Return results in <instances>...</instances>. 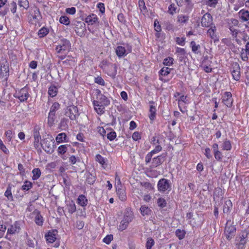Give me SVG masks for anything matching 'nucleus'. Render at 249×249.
Returning a JSON list of instances; mask_svg holds the SVG:
<instances>
[{
	"instance_id": "nucleus-1",
	"label": "nucleus",
	"mask_w": 249,
	"mask_h": 249,
	"mask_svg": "<svg viewBox=\"0 0 249 249\" xmlns=\"http://www.w3.org/2000/svg\"><path fill=\"white\" fill-rule=\"evenodd\" d=\"M96 99L93 102L94 107L98 114H102L105 112V107L110 104L109 99L101 93L99 89L96 90Z\"/></svg>"
},
{
	"instance_id": "nucleus-2",
	"label": "nucleus",
	"mask_w": 249,
	"mask_h": 249,
	"mask_svg": "<svg viewBox=\"0 0 249 249\" xmlns=\"http://www.w3.org/2000/svg\"><path fill=\"white\" fill-rule=\"evenodd\" d=\"M40 144L43 150L48 154H52L54 151L55 142L52 136L49 135L41 140Z\"/></svg>"
},
{
	"instance_id": "nucleus-3",
	"label": "nucleus",
	"mask_w": 249,
	"mask_h": 249,
	"mask_svg": "<svg viewBox=\"0 0 249 249\" xmlns=\"http://www.w3.org/2000/svg\"><path fill=\"white\" fill-rule=\"evenodd\" d=\"M71 25L74 26V30L78 36L82 37L85 36L86 28L84 22L75 20L71 23Z\"/></svg>"
},
{
	"instance_id": "nucleus-4",
	"label": "nucleus",
	"mask_w": 249,
	"mask_h": 249,
	"mask_svg": "<svg viewBox=\"0 0 249 249\" xmlns=\"http://www.w3.org/2000/svg\"><path fill=\"white\" fill-rule=\"evenodd\" d=\"M65 115L71 120H75L79 115L77 107L74 105L68 106L66 109Z\"/></svg>"
},
{
	"instance_id": "nucleus-5",
	"label": "nucleus",
	"mask_w": 249,
	"mask_h": 249,
	"mask_svg": "<svg viewBox=\"0 0 249 249\" xmlns=\"http://www.w3.org/2000/svg\"><path fill=\"white\" fill-rule=\"evenodd\" d=\"M9 74V65L7 61L3 60L0 65V77L6 82Z\"/></svg>"
},
{
	"instance_id": "nucleus-6",
	"label": "nucleus",
	"mask_w": 249,
	"mask_h": 249,
	"mask_svg": "<svg viewBox=\"0 0 249 249\" xmlns=\"http://www.w3.org/2000/svg\"><path fill=\"white\" fill-rule=\"evenodd\" d=\"M71 48L70 42L66 39H63L60 41L58 45L56 47L55 50L57 53H61L62 52L69 51Z\"/></svg>"
},
{
	"instance_id": "nucleus-7",
	"label": "nucleus",
	"mask_w": 249,
	"mask_h": 249,
	"mask_svg": "<svg viewBox=\"0 0 249 249\" xmlns=\"http://www.w3.org/2000/svg\"><path fill=\"white\" fill-rule=\"evenodd\" d=\"M158 189L160 192H164L166 191H170L171 189V184L169 180L163 178L159 180L158 183Z\"/></svg>"
},
{
	"instance_id": "nucleus-8",
	"label": "nucleus",
	"mask_w": 249,
	"mask_h": 249,
	"mask_svg": "<svg viewBox=\"0 0 249 249\" xmlns=\"http://www.w3.org/2000/svg\"><path fill=\"white\" fill-rule=\"evenodd\" d=\"M166 157V154H162L160 156L153 158L152 160L150 168H155L162 164L165 161Z\"/></svg>"
},
{
	"instance_id": "nucleus-9",
	"label": "nucleus",
	"mask_w": 249,
	"mask_h": 249,
	"mask_svg": "<svg viewBox=\"0 0 249 249\" xmlns=\"http://www.w3.org/2000/svg\"><path fill=\"white\" fill-rule=\"evenodd\" d=\"M228 222L229 221H227L225 226V234L227 239L230 240L235 235L236 228L233 225H229Z\"/></svg>"
},
{
	"instance_id": "nucleus-10",
	"label": "nucleus",
	"mask_w": 249,
	"mask_h": 249,
	"mask_svg": "<svg viewBox=\"0 0 249 249\" xmlns=\"http://www.w3.org/2000/svg\"><path fill=\"white\" fill-rule=\"evenodd\" d=\"M201 25L203 27H209L214 25L213 22V17L209 13H206L203 15L201 21Z\"/></svg>"
},
{
	"instance_id": "nucleus-11",
	"label": "nucleus",
	"mask_w": 249,
	"mask_h": 249,
	"mask_svg": "<svg viewBox=\"0 0 249 249\" xmlns=\"http://www.w3.org/2000/svg\"><path fill=\"white\" fill-rule=\"evenodd\" d=\"M15 97L18 98L21 102L27 100L29 97L28 88L26 87L21 89L18 92H17Z\"/></svg>"
},
{
	"instance_id": "nucleus-12",
	"label": "nucleus",
	"mask_w": 249,
	"mask_h": 249,
	"mask_svg": "<svg viewBox=\"0 0 249 249\" xmlns=\"http://www.w3.org/2000/svg\"><path fill=\"white\" fill-rule=\"evenodd\" d=\"M231 74L233 79L239 81L240 78V67L237 62L233 63L232 65Z\"/></svg>"
},
{
	"instance_id": "nucleus-13",
	"label": "nucleus",
	"mask_w": 249,
	"mask_h": 249,
	"mask_svg": "<svg viewBox=\"0 0 249 249\" xmlns=\"http://www.w3.org/2000/svg\"><path fill=\"white\" fill-rule=\"evenodd\" d=\"M223 103L228 107L232 106V95L230 92H225L222 96Z\"/></svg>"
},
{
	"instance_id": "nucleus-14",
	"label": "nucleus",
	"mask_w": 249,
	"mask_h": 249,
	"mask_svg": "<svg viewBox=\"0 0 249 249\" xmlns=\"http://www.w3.org/2000/svg\"><path fill=\"white\" fill-rule=\"evenodd\" d=\"M131 47L128 46L127 50L123 46H119L116 49V53L117 55L119 57H122L126 55L128 53L131 52Z\"/></svg>"
},
{
	"instance_id": "nucleus-15",
	"label": "nucleus",
	"mask_w": 249,
	"mask_h": 249,
	"mask_svg": "<svg viewBox=\"0 0 249 249\" xmlns=\"http://www.w3.org/2000/svg\"><path fill=\"white\" fill-rule=\"evenodd\" d=\"M57 233V230L49 231L47 233L45 234V238L47 242L50 243L54 242L56 239V234Z\"/></svg>"
},
{
	"instance_id": "nucleus-16",
	"label": "nucleus",
	"mask_w": 249,
	"mask_h": 249,
	"mask_svg": "<svg viewBox=\"0 0 249 249\" xmlns=\"http://www.w3.org/2000/svg\"><path fill=\"white\" fill-rule=\"evenodd\" d=\"M20 228L19 222L16 221L13 225H11L10 227L7 230V234H14L19 232Z\"/></svg>"
},
{
	"instance_id": "nucleus-17",
	"label": "nucleus",
	"mask_w": 249,
	"mask_h": 249,
	"mask_svg": "<svg viewBox=\"0 0 249 249\" xmlns=\"http://www.w3.org/2000/svg\"><path fill=\"white\" fill-rule=\"evenodd\" d=\"M210 28L207 31V35L212 39L213 40L214 42L218 41V38L216 35L215 32L216 30V27L215 25H212V26L210 27Z\"/></svg>"
},
{
	"instance_id": "nucleus-18",
	"label": "nucleus",
	"mask_w": 249,
	"mask_h": 249,
	"mask_svg": "<svg viewBox=\"0 0 249 249\" xmlns=\"http://www.w3.org/2000/svg\"><path fill=\"white\" fill-rule=\"evenodd\" d=\"M149 104H151L150 106L149 109V117L151 121H153L155 120L156 115L157 109L156 107L154 105L155 102L153 101H150Z\"/></svg>"
},
{
	"instance_id": "nucleus-19",
	"label": "nucleus",
	"mask_w": 249,
	"mask_h": 249,
	"mask_svg": "<svg viewBox=\"0 0 249 249\" xmlns=\"http://www.w3.org/2000/svg\"><path fill=\"white\" fill-rule=\"evenodd\" d=\"M134 218V214L129 209H126L124 213L123 219L127 223L131 222Z\"/></svg>"
},
{
	"instance_id": "nucleus-20",
	"label": "nucleus",
	"mask_w": 249,
	"mask_h": 249,
	"mask_svg": "<svg viewBox=\"0 0 249 249\" xmlns=\"http://www.w3.org/2000/svg\"><path fill=\"white\" fill-rule=\"evenodd\" d=\"M232 207V203L231 200L229 199L226 200L225 201L224 204L223 205V213L226 214H229L231 212V210Z\"/></svg>"
},
{
	"instance_id": "nucleus-21",
	"label": "nucleus",
	"mask_w": 249,
	"mask_h": 249,
	"mask_svg": "<svg viewBox=\"0 0 249 249\" xmlns=\"http://www.w3.org/2000/svg\"><path fill=\"white\" fill-rule=\"evenodd\" d=\"M86 176V182L89 184H93L96 180V175L95 173H92L90 172H87Z\"/></svg>"
},
{
	"instance_id": "nucleus-22",
	"label": "nucleus",
	"mask_w": 249,
	"mask_h": 249,
	"mask_svg": "<svg viewBox=\"0 0 249 249\" xmlns=\"http://www.w3.org/2000/svg\"><path fill=\"white\" fill-rule=\"evenodd\" d=\"M98 18L96 16V15L94 14H91L89 16H88L85 19V21L90 24H93L94 23H96V22L97 21Z\"/></svg>"
},
{
	"instance_id": "nucleus-23",
	"label": "nucleus",
	"mask_w": 249,
	"mask_h": 249,
	"mask_svg": "<svg viewBox=\"0 0 249 249\" xmlns=\"http://www.w3.org/2000/svg\"><path fill=\"white\" fill-rule=\"evenodd\" d=\"M140 211L141 214L143 215H150L152 213V211L151 209L147 206L145 205L142 206L140 208Z\"/></svg>"
},
{
	"instance_id": "nucleus-24",
	"label": "nucleus",
	"mask_w": 249,
	"mask_h": 249,
	"mask_svg": "<svg viewBox=\"0 0 249 249\" xmlns=\"http://www.w3.org/2000/svg\"><path fill=\"white\" fill-rule=\"evenodd\" d=\"M239 14L240 18L243 21H247L249 20V12L248 11L241 10Z\"/></svg>"
},
{
	"instance_id": "nucleus-25",
	"label": "nucleus",
	"mask_w": 249,
	"mask_h": 249,
	"mask_svg": "<svg viewBox=\"0 0 249 249\" xmlns=\"http://www.w3.org/2000/svg\"><path fill=\"white\" fill-rule=\"evenodd\" d=\"M190 46L192 48V52L195 54H198L200 53V45H196V43L194 41H192L190 42Z\"/></svg>"
},
{
	"instance_id": "nucleus-26",
	"label": "nucleus",
	"mask_w": 249,
	"mask_h": 249,
	"mask_svg": "<svg viewBox=\"0 0 249 249\" xmlns=\"http://www.w3.org/2000/svg\"><path fill=\"white\" fill-rule=\"evenodd\" d=\"M77 203L81 206H86L88 204V199L83 195H80L77 198Z\"/></svg>"
},
{
	"instance_id": "nucleus-27",
	"label": "nucleus",
	"mask_w": 249,
	"mask_h": 249,
	"mask_svg": "<svg viewBox=\"0 0 249 249\" xmlns=\"http://www.w3.org/2000/svg\"><path fill=\"white\" fill-rule=\"evenodd\" d=\"M48 92L49 96L54 97L58 93V89L54 85H52L49 87Z\"/></svg>"
},
{
	"instance_id": "nucleus-28",
	"label": "nucleus",
	"mask_w": 249,
	"mask_h": 249,
	"mask_svg": "<svg viewBox=\"0 0 249 249\" xmlns=\"http://www.w3.org/2000/svg\"><path fill=\"white\" fill-rule=\"evenodd\" d=\"M248 233L247 231H244L242 233V234L240 238V240L239 244V248L243 249V247H241V246H243L246 243V240H245L246 238L247 237Z\"/></svg>"
},
{
	"instance_id": "nucleus-29",
	"label": "nucleus",
	"mask_w": 249,
	"mask_h": 249,
	"mask_svg": "<svg viewBox=\"0 0 249 249\" xmlns=\"http://www.w3.org/2000/svg\"><path fill=\"white\" fill-rule=\"evenodd\" d=\"M55 118V114L50 112L49 113L47 124L49 126L51 127L53 125Z\"/></svg>"
},
{
	"instance_id": "nucleus-30",
	"label": "nucleus",
	"mask_w": 249,
	"mask_h": 249,
	"mask_svg": "<svg viewBox=\"0 0 249 249\" xmlns=\"http://www.w3.org/2000/svg\"><path fill=\"white\" fill-rule=\"evenodd\" d=\"M221 148L223 150H230L231 148V145L230 141L227 139H225L221 145Z\"/></svg>"
},
{
	"instance_id": "nucleus-31",
	"label": "nucleus",
	"mask_w": 249,
	"mask_h": 249,
	"mask_svg": "<svg viewBox=\"0 0 249 249\" xmlns=\"http://www.w3.org/2000/svg\"><path fill=\"white\" fill-rule=\"evenodd\" d=\"M67 135L65 133H61L57 135L56 137V141L57 143H61L66 142Z\"/></svg>"
},
{
	"instance_id": "nucleus-32",
	"label": "nucleus",
	"mask_w": 249,
	"mask_h": 249,
	"mask_svg": "<svg viewBox=\"0 0 249 249\" xmlns=\"http://www.w3.org/2000/svg\"><path fill=\"white\" fill-rule=\"evenodd\" d=\"M189 20V17L186 15H180L178 17L177 21L180 24L186 23Z\"/></svg>"
},
{
	"instance_id": "nucleus-33",
	"label": "nucleus",
	"mask_w": 249,
	"mask_h": 249,
	"mask_svg": "<svg viewBox=\"0 0 249 249\" xmlns=\"http://www.w3.org/2000/svg\"><path fill=\"white\" fill-rule=\"evenodd\" d=\"M117 194L118 195L119 199L121 201H124L126 199V196L125 191L124 190L119 188L117 190Z\"/></svg>"
},
{
	"instance_id": "nucleus-34",
	"label": "nucleus",
	"mask_w": 249,
	"mask_h": 249,
	"mask_svg": "<svg viewBox=\"0 0 249 249\" xmlns=\"http://www.w3.org/2000/svg\"><path fill=\"white\" fill-rule=\"evenodd\" d=\"M33 18L36 20V22H38L41 18L39 10L37 7L34 9V15H33Z\"/></svg>"
},
{
	"instance_id": "nucleus-35",
	"label": "nucleus",
	"mask_w": 249,
	"mask_h": 249,
	"mask_svg": "<svg viewBox=\"0 0 249 249\" xmlns=\"http://www.w3.org/2000/svg\"><path fill=\"white\" fill-rule=\"evenodd\" d=\"M32 173L33 174V176L32 177L33 179L36 180L40 177L41 175V171L38 168H35L33 170Z\"/></svg>"
},
{
	"instance_id": "nucleus-36",
	"label": "nucleus",
	"mask_w": 249,
	"mask_h": 249,
	"mask_svg": "<svg viewBox=\"0 0 249 249\" xmlns=\"http://www.w3.org/2000/svg\"><path fill=\"white\" fill-rule=\"evenodd\" d=\"M68 210L70 213H73L76 211V206L73 201L69 203L67 205Z\"/></svg>"
},
{
	"instance_id": "nucleus-37",
	"label": "nucleus",
	"mask_w": 249,
	"mask_h": 249,
	"mask_svg": "<svg viewBox=\"0 0 249 249\" xmlns=\"http://www.w3.org/2000/svg\"><path fill=\"white\" fill-rule=\"evenodd\" d=\"M176 53H178V55L179 56V59L181 61L184 58L186 53L185 50L183 48L178 47L177 48Z\"/></svg>"
},
{
	"instance_id": "nucleus-38",
	"label": "nucleus",
	"mask_w": 249,
	"mask_h": 249,
	"mask_svg": "<svg viewBox=\"0 0 249 249\" xmlns=\"http://www.w3.org/2000/svg\"><path fill=\"white\" fill-rule=\"evenodd\" d=\"M18 5L20 7L27 9L29 7V3L28 0H19Z\"/></svg>"
},
{
	"instance_id": "nucleus-39",
	"label": "nucleus",
	"mask_w": 249,
	"mask_h": 249,
	"mask_svg": "<svg viewBox=\"0 0 249 249\" xmlns=\"http://www.w3.org/2000/svg\"><path fill=\"white\" fill-rule=\"evenodd\" d=\"M35 222L39 226H42L43 223V217L39 213L36 214L35 217Z\"/></svg>"
},
{
	"instance_id": "nucleus-40",
	"label": "nucleus",
	"mask_w": 249,
	"mask_h": 249,
	"mask_svg": "<svg viewBox=\"0 0 249 249\" xmlns=\"http://www.w3.org/2000/svg\"><path fill=\"white\" fill-rule=\"evenodd\" d=\"M60 108V105L57 102H54L50 108V113L55 114V112Z\"/></svg>"
},
{
	"instance_id": "nucleus-41",
	"label": "nucleus",
	"mask_w": 249,
	"mask_h": 249,
	"mask_svg": "<svg viewBox=\"0 0 249 249\" xmlns=\"http://www.w3.org/2000/svg\"><path fill=\"white\" fill-rule=\"evenodd\" d=\"M49 33V30L45 27L40 29L38 31V36L40 37H43L46 36Z\"/></svg>"
},
{
	"instance_id": "nucleus-42",
	"label": "nucleus",
	"mask_w": 249,
	"mask_h": 249,
	"mask_svg": "<svg viewBox=\"0 0 249 249\" xmlns=\"http://www.w3.org/2000/svg\"><path fill=\"white\" fill-rule=\"evenodd\" d=\"M185 233L186 232L184 230L177 229L176 231V235L180 240L182 239L184 237Z\"/></svg>"
},
{
	"instance_id": "nucleus-43",
	"label": "nucleus",
	"mask_w": 249,
	"mask_h": 249,
	"mask_svg": "<svg viewBox=\"0 0 249 249\" xmlns=\"http://www.w3.org/2000/svg\"><path fill=\"white\" fill-rule=\"evenodd\" d=\"M67 144L61 145L58 148L57 151L59 154H64L67 151Z\"/></svg>"
},
{
	"instance_id": "nucleus-44",
	"label": "nucleus",
	"mask_w": 249,
	"mask_h": 249,
	"mask_svg": "<svg viewBox=\"0 0 249 249\" xmlns=\"http://www.w3.org/2000/svg\"><path fill=\"white\" fill-rule=\"evenodd\" d=\"M32 183L29 181L26 180L22 186V189L25 191H28L32 187Z\"/></svg>"
},
{
	"instance_id": "nucleus-45",
	"label": "nucleus",
	"mask_w": 249,
	"mask_h": 249,
	"mask_svg": "<svg viewBox=\"0 0 249 249\" xmlns=\"http://www.w3.org/2000/svg\"><path fill=\"white\" fill-rule=\"evenodd\" d=\"M59 22L65 25L70 24V20L68 17L65 16H61L59 18Z\"/></svg>"
},
{
	"instance_id": "nucleus-46",
	"label": "nucleus",
	"mask_w": 249,
	"mask_h": 249,
	"mask_svg": "<svg viewBox=\"0 0 249 249\" xmlns=\"http://www.w3.org/2000/svg\"><path fill=\"white\" fill-rule=\"evenodd\" d=\"M171 69L168 67H163L160 71V74L162 76H166L170 73Z\"/></svg>"
},
{
	"instance_id": "nucleus-47",
	"label": "nucleus",
	"mask_w": 249,
	"mask_h": 249,
	"mask_svg": "<svg viewBox=\"0 0 249 249\" xmlns=\"http://www.w3.org/2000/svg\"><path fill=\"white\" fill-rule=\"evenodd\" d=\"M129 223H127L123 219L120 222V224L119 226L118 229L120 231H123V230L126 229L128 227Z\"/></svg>"
},
{
	"instance_id": "nucleus-48",
	"label": "nucleus",
	"mask_w": 249,
	"mask_h": 249,
	"mask_svg": "<svg viewBox=\"0 0 249 249\" xmlns=\"http://www.w3.org/2000/svg\"><path fill=\"white\" fill-rule=\"evenodd\" d=\"M154 243L155 242L152 238H148L146 243V249H151Z\"/></svg>"
},
{
	"instance_id": "nucleus-49",
	"label": "nucleus",
	"mask_w": 249,
	"mask_h": 249,
	"mask_svg": "<svg viewBox=\"0 0 249 249\" xmlns=\"http://www.w3.org/2000/svg\"><path fill=\"white\" fill-rule=\"evenodd\" d=\"M4 195L8 199L12 200L13 196L11 193V187L9 186L4 193Z\"/></svg>"
},
{
	"instance_id": "nucleus-50",
	"label": "nucleus",
	"mask_w": 249,
	"mask_h": 249,
	"mask_svg": "<svg viewBox=\"0 0 249 249\" xmlns=\"http://www.w3.org/2000/svg\"><path fill=\"white\" fill-rule=\"evenodd\" d=\"M157 203L159 207L164 208L166 206L167 203L165 200L163 198H159L158 199Z\"/></svg>"
},
{
	"instance_id": "nucleus-51",
	"label": "nucleus",
	"mask_w": 249,
	"mask_h": 249,
	"mask_svg": "<svg viewBox=\"0 0 249 249\" xmlns=\"http://www.w3.org/2000/svg\"><path fill=\"white\" fill-rule=\"evenodd\" d=\"M164 25L167 30L172 32H174L175 31V28L174 25L171 24L170 22H165Z\"/></svg>"
},
{
	"instance_id": "nucleus-52",
	"label": "nucleus",
	"mask_w": 249,
	"mask_h": 249,
	"mask_svg": "<svg viewBox=\"0 0 249 249\" xmlns=\"http://www.w3.org/2000/svg\"><path fill=\"white\" fill-rule=\"evenodd\" d=\"M174 59L172 57H167L163 60V64L166 66H170L173 64Z\"/></svg>"
},
{
	"instance_id": "nucleus-53",
	"label": "nucleus",
	"mask_w": 249,
	"mask_h": 249,
	"mask_svg": "<svg viewBox=\"0 0 249 249\" xmlns=\"http://www.w3.org/2000/svg\"><path fill=\"white\" fill-rule=\"evenodd\" d=\"M113 240V235L112 234H109L107 235L104 239L103 242L107 244H109L111 241Z\"/></svg>"
},
{
	"instance_id": "nucleus-54",
	"label": "nucleus",
	"mask_w": 249,
	"mask_h": 249,
	"mask_svg": "<svg viewBox=\"0 0 249 249\" xmlns=\"http://www.w3.org/2000/svg\"><path fill=\"white\" fill-rule=\"evenodd\" d=\"M34 139H41V136L39 132V128L37 126H35L34 129Z\"/></svg>"
},
{
	"instance_id": "nucleus-55",
	"label": "nucleus",
	"mask_w": 249,
	"mask_h": 249,
	"mask_svg": "<svg viewBox=\"0 0 249 249\" xmlns=\"http://www.w3.org/2000/svg\"><path fill=\"white\" fill-rule=\"evenodd\" d=\"M0 149L6 154L9 153V150L3 144L2 141L0 139Z\"/></svg>"
},
{
	"instance_id": "nucleus-56",
	"label": "nucleus",
	"mask_w": 249,
	"mask_h": 249,
	"mask_svg": "<svg viewBox=\"0 0 249 249\" xmlns=\"http://www.w3.org/2000/svg\"><path fill=\"white\" fill-rule=\"evenodd\" d=\"M116 137V134L115 131H111L107 134V138L110 141H113Z\"/></svg>"
},
{
	"instance_id": "nucleus-57",
	"label": "nucleus",
	"mask_w": 249,
	"mask_h": 249,
	"mask_svg": "<svg viewBox=\"0 0 249 249\" xmlns=\"http://www.w3.org/2000/svg\"><path fill=\"white\" fill-rule=\"evenodd\" d=\"M185 38L184 37H178L176 38V41L177 43V44L181 46H184L185 45Z\"/></svg>"
},
{
	"instance_id": "nucleus-58",
	"label": "nucleus",
	"mask_w": 249,
	"mask_h": 249,
	"mask_svg": "<svg viewBox=\"0 0 249 249\" xmlns=\"http://www.w3.org/2000/svg\"><path fill=\"white\" fill-rule=\"evenodd\" d=\"M154 28L155 30L157 32H160L161 30L160 25L159 24L158 20H155L154 21Z\"/></svg>"
},
{
	"instance_id": "nucleus-59",
	"label": "nucleus",
	"mask_w": 249,
	"mask_h": 249,
	"mask_svg": "<svg viewBox=\"0 0 249 249\" xmlns=\"http://www.w3.org/2000/svg\"><path fill=\"white\" fill-rule=\"evenodd\" d=\"M215 159L217 161H221L222 158V153L220 151H218L213 153Z\"/></svg>"
},
{
	"instance_id": "nucleus-60",
	"label": "nucleus",
	"mask_w": 249,
	"mask_h": 249,
	"mask_svg": "<svg viewBox=\"0 0 249 249\" xmlns=\"http://www.w3.org/2000/svg\"><path fill=\"white\" fill-rule=\"evenodd\" d=\"M96 160L99 162L102 165L104 164L105 163L104 158L100 154H97L96 156Z\"/></svg>"
},
{
	"instance_id": "nucleus-61",
	"label": "nucleus",
	"mask_w": 249,
	"mask_h": 249,
	"mask_svg": "<svg viewBox=\"0 0 249 249\" xmlns=\"http://www.w3.org/2000/svg\"><path fill=\"white\" fill-rule=\"evenodd\" d=\"M153 155V154H152L151 152H150L146 155L145 158V162L146 164L149 163L151 160H152V158Z\"/></svg>"
},
{
	"instance_id": "nucleus-62",
	"label": "nucleus",
	"mask_w": 249,
	"mask_h": 249,
	"mask_svg": "<svg viewBox=\"0 0 249 249\" xmlns=\"http://www.w3.org/2000/svg\"><path fill=\"white\" fill-rule=\"evenodd\" d=\"M132 139L134 141H137L141 139V134L139 132L136 131L132 135Z\"/></svg>"
},
{
	"instance_id": "nucleus-63",
	"label": "nucleus",
	"mask_w": 249,
	"mask_h": 249,
	"mask_svg": "<svg viewBox=\"0 0 249 249\" xmlns=\"http://www.w3.org/2000/svg\"><path fill=\"white\" fill-rule=\"evenodd\" d=\"M95 82L102 86L105 85L104 79L100 76H98L95 78Z\"/></svg>"
},
{
	"instance_id": "nucleus-64",
	"label": "nucleus",
	"mask_w": 249,
	"mask_h": 249,
	"mask_svg": "<svg viewBox=\"0 0 249 249\" xmlns=\"http://www.w3.org/2000/svg\"><path fill=\"white\" fill-rule=\"evenodd\" d=\"M5 135L8 141H10L13 138V132L10 130L6 131L5 133Z\"/></svg>"
}]
</instances>
